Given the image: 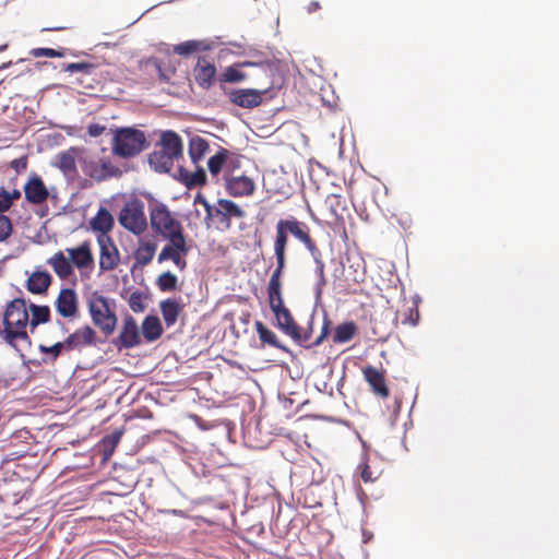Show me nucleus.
I'll return each instance as SVG.
<instances>
[{
	"mask_svg": "<svg viewBox=\"0 0 559 559\" xmlns=\"http://www.w3.org/2000/svg\"><path fill=\"white\" fill-rule=\"evenodd\" d=\"M148 219L152 236L167 241L158 253L157 262L171 261L180 271H183L187 267L185 257L190 248L178 215L171 212L167 204L153 199L148 203Z\"/></svg>",
	"mask_w": 559,
	"mask_h": 559,
	"instance_id": "obj_1",
	"label": "nucleus"
},
{
	"mask_svg": "<svg viewBox=\"0 0 559 559\" xmlns=\"http://www.w3.org/2000/svg\"><path fill=\"white\" fill-rule=\"evenodd\" d=\"M275 230L276 234L274 239V254L276 258V267L271 275L266 290L269 305L281 311V277L286 267L288 235L295 237L306 248H308L314 239L311 237L309 226L305 222L298 221L295 217L280 219L276 223ZM282 314L287 317L288 312L282 309Z\"/></svg>",
	"mask_w": 559,
	"mask_h": 559,
	"instance_id": "obj_2",
	"label": "nucleus"
},
{
	"mask_svg": "<svg viewBox=\"0 0 559 559\" xmlns=\"http://www.w3.org/2000/svg\"><path fill=\"white\" fill-rule=\"evenodd\" d=\"M29 313L23 298H15L5 308L3 326L0 328V337L9 345L15 346L17 342H29L27 326Z\"/></svg>",
	"mask_w": 559,
	"mask_h": 559,
	"instance_id": "obj_3",
	"label": "nucleus"
},
{
	"mask_svg": "<svg viewBox=\"0 0 559 559\" xmlns=\"http://www.w3.org/2000/svg\"><path fill=\"white\" fill-rule=\"evenodd\" d=\"M182 141L174 131H165L160 136V141L156 150L150 154V165L158 171L167 173L174 162L182 156Z\"/></svg>",
	"mask_w": 559,
	"mask_h": 559,
	"instance_id": "obj_4",
	"label": "nucleus"
},
{
	"mask_svg": "<svg viewBox=\"0 0 559 559\" xmlns=\"http://www.w3.org/2000/svg\"><path fill=\"white\" fill-rule=\"evenodd\" d=\"M111 140L114 155L132 158L148 146L144 132L133 127L116 128Z\"/></svg>",
	"mask_w": 559,
	"mask_h": 559,
	"instance_id": "obj_5",
	"label": "nucleus"
},
{
	"mask_svg": "<svg viewBox=\"0 0 559 559\" xmlns=\"http://www.w3.org/2000/svg\"><path fill=\"white\" fill-rule=\"evenodd\" d=\"M260 76L265 79V85L262 88H234L227 92L229 102L238 107L251 109L260 106L265 95L273 87V69L269 63L258 66Z\"/></svg>",
	"mask_w": 559,
	"mask_h": 559,
	"instance_id": "obj_6",
	"label": "nucleus"
},
{
	"mask_svg": "<svg viewBox=\"0 0 559 559\" xmlns=\"http://www.w3.org/2000/svg\"><path fill=\"white\" fill-rule=\"evenodd\" d=\"M118 222L121 227L132 235H144L147 230L150 219L147 221L143 201L139 198L127 201L118 214Z\"/></svg>",
	"mask_w": 559,
	"mask_h": 559,
	"instance_id": "obj_7",
	"label": "nucleus"
},
{
	"mask_svg": "<svg viewBox=\"0 0 559 559\" xmlns=\"http://www.w3.org/2000/svg\"><path fill=\"white\" fill-rule=\"evenodd\" d=\"M87 307L93 323L106 335L112 334L117 325V317L110 310L108 299L98 293H93L87 301Z\"/></svg>",
	"mask_w": 559,
	"mask_h": 559,
	"instance_id": "obj_8",
	"label": "nucleus"
},
{
	"mask_svg": "<svg viewBox=\"0 0 559 559\" xmlns=\"http://www.w3.org/2000/svg\"><path fill=\"white\" fill-rule=\"evenodd\" d=\"M82 171L97 180L104 181L112 177L121 176V170L116 166L109 158H88L84 157L80 159Z\"/></svg>",
	"mask_w": 559,
	"mask_h": 559,
	"instance_id": "obj_9",
	"label": "nucleus"
},
{
	"mask_svg": "<svg viewBox=\"0 0 559 559\" xmlns=\"http://www.w3.org/2000/svg\"><path fill=\"white\" fill-rule=\"evenodd\" d=\"M281 305H282V307H280L281 310L283 309L286 312H288L287 317H284L282 314V311H280L275 307L273 308L272 306H270L272 312L275 316L278 329H281L286 335L292 337L298 344L308 343L311 338V329L304 331V332L300 330L298 324L295 322L289 309L287 307H285L282 294H281Z\"/></svg>",
	"mask_w": 559,
	"mask_h": 559,
	"instance_id": "obj_10",
	"label": "nucleus"
},
{
	"mask_svg": "<svg viewBox=\"0 0 559 559\" xmlns=\"http://www.w3.org/2000/svg\"><path fill=\"white\" fill-rule=\"evenodd\" d=\"M99 246V269L104 272L115 270L120 263V252L108 235H99L97 237Z\"/></svg>",
	"mask_w": 559,
	"mask_h": 559,
	"instance_id": "obj_11",
	"label": "nucleus"
},
{
	"mask_svg": "<svg viewBox=\"0 0 559 559\" xmlns=\"http://www.w3.org/2000/svg\"><path fill=\"white\" fill-rule=\"evenodd\" d=\"M53 305L63 319L72 320L79 316V297L72 288H61Z\"/></svg>",
	"mask_w": 559,
	"mask_h": 559,
	"instance_id": "obj_12",
	"label": "nucleus"
},
{
	"mask_svg": "<svg viewBox=\"0 0 559 559\" xmlns=\"http://www.w3.org/2000/svg\"><path fill=\"white\" fill-rule=\"evenodd\" d=\"M224 188L234 198L250 197L255 191V182L243 173L224 178Z\"/></svg>",
	"mask_w": 559,
	"mask_h": 559,
	"instance_id": "obj_13",
	"label": "nucleus"
},
{
	"mask_svg": "<svg viewBox=\"0 0 559 559\" xmlns=\"http://www.w3.org/2000/svg\"><path fill=\"white\" fill-rule=\"evenodd\" d=\"M138 246L133 251L134 266L145 267L154 259L158 241L154 236H138Z\"/></svg>",
	"mask_w": 559,
	"mask_h": 559,
	"instance_id": "obj_14",
	"label": "nucleus"
},
{
	"mask_svg": "<svg viewBox=\"0 0 559 559\" xmlns=\"http://www.w3.org/2000/svg\"><path fill=\"white\" fill-rule=\"evenodd\" d=\"M66 252L72 264V269L76 267L81 273L93 269L94 257L88 241H83L75 248H67Z\"/></svg>",
	"mask_w": 559,
	"mask_h": 559,
	"instance_id": "obj_15",
	"label": "nucleus"
},
{
	"mask_svg": "<svg viewBox=\"0 0 559 559\" xmlns=\"http://www.w3.org/2000/svg\"><path fill=\"white\" fill-rule=\"evenodd\" d=\"M362 376L374 395L383 400L390 396V390L385 380V370L378 369L373 366H366L362 369Z\"/></svg>",
	"mask_w": 559,
	"mask_h": 559,
	"instance_id": "obj_16",
	"label": "nucleus"
},
{
	"mask_svg": "<svg viewBox=\"0 0 559 559\" xmlns=\"http://www.w3.org/2000/svg\"><path fill=\"white\" fill-rule=\"evenodd\" d=\"M97 343L96 331L90 325L76 329L66 338V349L75 350L83 347L94 346Z\"/></svg>",
	"mask_w": 559,
	"mask_h": 559,
	"instance_id": "obj_17",
	"label": "nucleus"
},
{
	"mask_svg": "<svg viewBox=\"0 0 559 559\" xmlns=\"http://www.w3.org/2000/svg\"><path fill=\"white\" fill-rule=\"evenodd\" d=\"M193 75L200 87L209 90L215 82L216 67L206 57H199L193 69Z\"/></svg>",
	"mask_w": 559,
	"mask_h": 559,
	"instance_id": "obj_18",
	"label": "nucleus"
},
{
	"mask_svg": "<svg viewBox=\"0 0 559 559\" xmlns=\"http://www.w3.org/2000/svg\"><path fill=\"white\" fill-rule=\"evenodd\" d=\"M246 212L234 201L228 199H219L215 211V217L219 219V223L225 229L230 228L231 218H242Z\"/></svg>",
	"mask_w": 559,
	"mask_h": 559,
	"instance_id": "obj_19",
	"label": "nucleus"
},
{
	"mask_svg": "<svg viewBox=\"0 0 559 559\" xmlns=\"http://www.w3.org/2000/svg\"><path fill=\"white\" fill-rule=\"evenodd\" d=\"M25 199L32 204L44 203L49 193L43 179L34 175L24 186Z\"/></svg>",
	"mask_w": 559,
	"mask_h": 559,
	"instance_id": "obj_20",
	"label": "nucleus"
},
{
	"mask_svg": "<svg viewBox=\"0 0 559 559\" xmlns=\"http://www.w3.org/2000/svg\"><path fill=\"white\" fill-rule=\"evenodd\" d=\"M119 341L124 348H133L141 343L139 326L133 317L128 316L124 318Z\"/></svg>",
	"mask_w": 559,
	"mask_h": 559,
	"instance_id": "obj_21",
	"label": "nucleus"
},
{
	"mask_svg": "<svg viewBox=\"0 0 559 559\" xmlns=\"http://www.w3.org/2000/svg\"><path fill=\"white\" fill-rule=\"evenodd\" d=\"M64 252L66 250H59L47 260V263L61 281L69 280L74 274L69 257H66Z\"/></svg>",
	"mask_w": 559,
	"mask_h": 559,
	"instance_id": "obj_22",
	"label": "nucleus"
},
{
	"mask_svg": "<svg viewBox=\"0 0 559 559\" xmlns=\"http://www.w3.org/2000/svg\"><path fill=\"white\" fill-rule=\"evenodd\" d=\"M52 277L47 271H35L26 281V289L34 295L47 293L51 285Z\"/></svg>",
	"mask_w": 559,
	"mask_h": 559,
	"instance_id": "obj_23",
	"label": "nucleus"
},
{
	"mask_svg": "<svg viewBox=\"0 0 559 559\" xmlns=\"http://www.w3.org/2000/svg\"><path fill=\"white\" fill-rule=\"evenodd\" d=\"M310 252L311 257L314 260L316 263V274L318 276V282L316 285L317 295L320 296L324 286L326 285V277H325V264L322 259V253L317 246L316 240L311 242V245L307 248Z\"/></svg>",
	"mask_w": 559,
	"mask_h": 559,
	"instance_id": "obj_24",
	"label": "nucleus"
},
{
	"mask_svg": "<svg viewBox=\"0 0 559 559\" xmlns=\"http://www.w3.org/2000/svg\"><path fill=\"white\" fill-rule=\"evenodd\" d=\"M90 224L94 231H99L100 235H107L114 228L115 221L107 209L99 207L96 215L91 219Z\"/></svg>",
	"mask_w": 559,
	"mask_h": 559,
	"instance_id": "obj_25",
	"label": "nucleus"
},
{
	"mask_svg": "<svg viewBox=\"0 0 559 559\" xmlns=\"http://www.w3.org/2000/svg\"><path fill=\"white\" fill-rule=\"evenodd\" d=\"M159 307L166 326H173L182 311V306L177 300L168 298L163 300Z\"/></svg>",
	"mask_w": 559,
	"mask_h": 559,
	"instance_id": "obj_26",
	"label": "nucleus"
},
{
	"mask_svg": "<svg viewBox=\"0 0 559 559\" xmlns=\"http://www.w3.org/2000/svg\"><path fill=\"white\" fill-rule=\"evenodd\" d=\"M142 334L146 342H154L163 334L160 320L156 316H147L142 322Z\"/></svg>",
	"mask_w": 559,
	"mask_h": 559,
	"instance_id": "obj_27",
	"label": "nucleus"
},
{
	"mask_svg": "<svg viewBox=\"0 0 559 559\" xmlns=\"http://www.w3.org/2000/svg\"><path fill=\"white\" fill-rule=\"evenodd\" d=\"M260 63H252V62H241L234 66L227 67L224 72L221 74L219 80L222 82L227 83H239L247 79V74L242 72L239 68L246 67V66H254L258 68Z\"/></svg>",
	"mask_w": 559,
	"mask_h": 559,
	"instance_id": "obj_28",
	"label": "nucleus"
},
{
	"mask_svg": "<svg viewBox=\"0 0 559 559\" xmlns=\"http://www.w3.org/2000/svg\"><path fill=\"white\" fill-rule=\"evenodd\" d=\"M209 151V143L201 136H193L189 141V155L194 164L199 163Z\"/></svg>",
	"mask_w": 559,
	"mask_h": 559,
	"instance_id": "obj_29",
	"label": "nucleus"
},
{
	"mask_svg": "<svg viewBox=\"0 0 559 559\" xmlns=\"http://www.w3.org/2000/svg\"><path fill=\"white\" fill-rule=\"evenodd\" d=\"M29 311L32 314L29 318L32 329H35L39 324L47 323L50 320V308L48 306L31 304Z\"/></svg>",
	"mask_w": 559,
	"mask_h": 559,
	"instance_id": "obj_30",
	"label": "nucleus"
},
{
	"mask_svg": "<svg viewBox=\"0 0 559 559\" xmlns=\"http://www.w3.org/2000/svg\"><path fill=\"white\" fill-rule=\"evenodd\" d=\"M146 68H153L158 73V79L160 82L170 83L173 76L175 75V69L173 68H163L162 61L156 57H150L143 61Z\"/></svg>",
	"mask_w": 559,
	"mask_h": 559,
	"instance_id": "obj_31",
	"label": "nucleus"
},
{
	"mask_svg": "<svg viewBox=\"0 0 559 559\" xmlns=\"http://www.w3.org/2000/svg\"><path fill=\"white\" fill-rule=\"evenodd\" d=\"M357 333V326L354 322H345L338 324L335 329L333 341L334 343H347Z\"/></svg>",
	"mask_w": 559,
	"mask_h": 559,
	"instance_id": "obj_32",
	"label": "nucleus"
},
{
	"mask_svg": "<svg viewBox=\"0 0 559 559\" xmlns=\"http://www.w3.org/2000/svg\"><path fill=\"white\" fill-rule=\"evenodd\" d=\"M242 159V156L226 150V164L225 174H223V179L234 175L243 174V171L241 170Z\"/></svg>",
	"mask_w": 559,
	"mask_h": 559,
	"instance_id": "obj_33",
	"label": "nucleus"
},
{
	"mask_svg": "<svg viewBox=\"0 0 559 559\" xmlns=\"http://www.w3.org/2000/svg\"><path fill=\"white\" fill-rule=\"evenodd\" d=\"M325 202L335 221H343V214L347 210L345 200L338 194H331Z\"/></svg>",
	"mask_w": 559,
	"mask_h": 559,
	"instance_id": "obj_34",
	"label": "nucleus"
},
{
	"mask_svg": "<svg viewBox=\"0 0 559 559\" xmlns=\"http://www.w3.org/2000/svg\"><path fill=\"white\" fill-rule=\"evenodd\" d=\"M357 472L364 483H373L377 480L381 472L371 465L369 459H364L357 466Z\"/></svg>",
	"mask_w": 559,
	"mask_h": 559,
	"instance_id": "obj_35",
	"label": "nucleus"
},
{
	"mask_svg": "<svg viewBox=\"0 0 559 559\" xmlns=\"http://www.w3.org/2000/svg\"><path fill=\"white\" fill-rule=\"evenodd\" d=\"M57 165L64 174L74 173L76 170L75 150L60 153Z\"/></svg>",
	"mask_w": 559,
	"mask_h": 559,
	"instance_id": "obj_36",
	"label": "nucleus"
},
{
	"mask_svg": "<svg viewBox=\"0 0 559 559\" xmlns=\"http://www.w3.org/2000/svg\"><path fill=\"white\" fill-rule=\"evenodd\" d=\"M225 164H226V148H221L207 162V167H209L211 175L217 176L221 171H223V174H225Z\"/></svg>",
	"mask_w": 559,
	"mask_h": 559,
	"instance_id": "obj_37",
	"label": "nucleus"
},
{
	"mask_svg": "<svg viewBox=\"0 0 559 559\" xmlns=\"http://www.w3.org/2000/svg\"><path fill=\"white\" fill-rule=\"evenodd\" d=\"M156 285L162 292H174L177 289L178 278L174 273L167 271L157 277Z\"/></svg>",
	"mask_w": 559,
	"mask_h": 559,
	"instance_id": "obj_38",
	"label": "nucleus"
},
{
	"mask_svg": "<svg viewBox=\"0 0 559 559\" xmlns=\"http://www.w3.org/2000/svg\"><path fill=\"white\" fill-rule=\"evenodd\" d=\"M255 331L259 334V338L262 343L269 344L270 346L280 348L281 345L277 341L276 335L267 329L261 321H255Z\"/></svg>",
	"mask_w": 559,
	"mask_h": 559,
	"instance_id": "obj_39",
	"label": "nucleus"
},
{
	"mask_svg": "<svg viewBox=\"0 0 559 559\" xmlns=\"http://www.w3.org/2000/svg\"><path fill=\"white\" fill-rule=\"evenodd\" d=\"M21 198V191L17 189H13L12 191H7L3 188L0 189V214L10 210L13 203Z\"/></svg>",
	"mask_w": 559,
	"mask_h": 559,
	"instance_id": "obj_40",
	"label": "nucleus"
},
{
	"mask_svg": "<svg viewBox=\"0 0 559 559\" xmlns=\"http://www.w3.org/2000/svg\"><path fill=\"white\" fill-rule=\"evenodd\" d=\"M202 48V43L198 40H187L174 46V52L179 56H190Z\"/></svg>",
	"mask_w": 559,
	"mask_h": 559,
	"instance_id": "obj_41",
	"label": "nucleus"
},
{
	"mask_svg": "<svg viewBox=\"0 0 559 559\" xmlns=\"http://www.w3.org/2000/svg\"><path fill=\"white\" fill-rule=\"evenodd\" d=\"M66 49H52V48H34L29 51V55L34 58L48 57V58H63L66 56Z\"/></svg>",
	"mask_w": 559,
	"mask_h": 559,
	"instance_id": "obj_42",
	"label": "nucleus"
},
{
	"mask_svg": "<svg viewBox=\"0 0 559 559\" xmlns=\"http://www.w3.org/2000/svg\"><path fill=\"white\" fill-rule=\"evenodd\" d=\"M185 181L188 187L202 186L206 181V174L202 168H200L197 171L186 176Z\"/></svg>",
	"mask_w": 559,
	"mask_h": 559,
	"instance_id": "obj_43",
	"label": "nucleus"
},
{
	"mask_svg": "<svg viewBox=\"0 0 559 559\" xmlns=\"http://www.w3.org/2000/svg\"><path fill=\"white\" fill-rule=\"evenodd\" d=\"M63 349H66V340L63 342H58L51 346L39 345V352L43 354L51 355L52 361H55L60 356Z\"/></svg>",
	"mask_w": 559,
	"mask_h": 559,
	"instance_id": "obj_44",
	"label": "nucleus"
},
{
	"mask_svg": "<svg viewBox=\"0 0 559 559\" xmlns=\"http://www.w3.org/2000/svg\"><path fill=\"white\" fill-rule=\"evenodd\" d=\"M95 69V66L90 62H75V63H69L64 66L63 70L70 73L74 72H82L85 74H91L93 70Z\"/></svg>",
	"mask_w": 559,
	"mask_h": 559,
	"instance_id": "obj_45",
	"label": "nucleus"
},
{
	"mask_svg": "<svg viewBox=\"0 0 559 559\" xmlns=\"http://www.w3.org/2000/svg\"><path fill=\"white\" fill-rule=\"evenodd\" d=\"M121 436H122L121 430H116V431L111 432L110 435L105 436L103 438V444H104L105 449L109 450V452L111 453L115 450V448L117 447V444L120 442Z\"/></svg>",
	"mask_w": 559,
	"mask_h": 559,
	"instance_id": "obj_46",
	"label": "nucleus"
},
{
	"mask_svg": "<svg viewBox=\"0 0 559 559\" xmlns=\"http://www.w3.org/2000/svg\"><path fill=\"white\" fill-rule=\"evenodd\" d=\"M129 306L134 312H142L145 308L143 296L139 292H134L130 295Z\"/></svg>",
	"mask_w": 559,
	"mask_h": 559,
	"instance_id": "obj_47",
	"label": "nucleus"
},
{
	"mask_svg": "<svg viewBox=\"0 0 559 559\" xmlns=\"http://www.w3.org/2000/svg\"><path fill=\"white\" fill-rule=\"evenodd\" d=\"M12 233V223L11 219L0 214V241L5 240Z\"/></svg>",
	"mask_w": 559,
	"mask_h": 559,
	"instance_id": "obj_48",
	"label": "nucleus"
},
{
	"mask_svg": "<svg viewBox=\"0 0 559 559\" xmlns=\"http://www.w3.org/2000/svg\"><path fill=\"white\" fill-rule=\"evenodd\" d=\"M106 130V127L99 123H91L87 127V133L92 138H97L104 133Z\"/></svg>",
	"mask_w": 559,
	"mask_h": 559,
	"instance_id": "obj_49",
	"label": "nucleus"
},
{
	"mask_svg": "<svg viewBox=\"0 0 559 559\" xmlns=\"http://www.w3.org/2000/svg\"><path fill=\"white\" fill-rule=\"evenodd\" d=\"M330 322L324 321L320 335L311 343V346H319L329 334Z\"/></svg>",
	"mask_w": 559,
	"mask_h": 559,
	"instance_id": "obj_50",
	"label": "nucleus"
},
{
	"mask_svg": "<svg viewBox=\"0 0 559 559\" xmlns=\"http://www.w3.org/2000/svg\"><path fill=\"white\" fill-rule=\"evenodd\" d=\"M419 319V312L417 309L413 310L411 309V313H409V317L406 318L403 323H411L412 325H416L417 324V321Z\"/></svg>",
	"mask_w": 559,
	"mask_h": 559,
	"instance_id": "obj_51",
	"label": "nucleus"
},
{
	"mask_svg": "<svg viewBox=\"0 0 559 559\" xmlns=\"http://www.w3.org/2000/svg\"><path fill=\"white\" fill-rule=\"evenodd\" d=\"M203 206L206 212V218L215 217L216 206H212L206 200H203Z\"/></svg>",
	"mask_w": 559,
	"mask_h": 559,
	"instance_id": "obj_52",
	"label": "nucleus"
},
{
	"mask_svg": "<svg viewBox=\"0 0 559 559\" xmlns=\"http://www.w3.org/2000/svg\"><path fill=\"white\" fill-rule=\"evenodd\" d=\"M320 9H321V4H320V2H319V1H311V2L308 4V7H307V12H308V13H313V12H316V11L320 10Z\"/></svg>",
	"mask_w": 559,
	"mask_h": 559,
	"instance_id": "obj_53",
	"label": "nucleus"
},
{
	"mask_svg": "<svg viewBox=\"0 0 559 559\" xmlns=\"http://www.w3.org/2000/svg\"><path fill=\"white\" fill-rule=\"evenodd\" d=\"M12 167L15 169H19L20 167L26 168V160L25 159H14L12 162Z\"/></svg>",
	"mask_w": 559,
	"mask_h": 559,
	"instance_id": "obj_54",
	"label": "nucleus"
},
{
	"mask_svg": "<svg viewBox=\"0 0 559 559\" xmlns=\"http://www.w3.org/2000/svg\"><path fill=\"white\" fill-rule=\"evenodd\" d=\"M203 200H205L202 195H197L194 203H201L203 205Z\"/></svg>",
	"mask_w": 559,
	"mask_h": 559,
	"instance_id": "obj_55",
	"label": "nucleus"
},
{
	"mask_svg": "<svg viewBox=\"0 0 559 559\" xmlns=\"http://www.w3.org/2000/svg\"><path fill=\"white\" fill-rule=\"evenodd\" d=\"M7 48V45L0 46V52Z\"/></svg>",
	"mask_w": 559,
	"mask_h": 559,
	"instance_id": "obj_56",
	"label": "nucleus"
}]
</instances>
